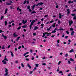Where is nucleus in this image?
Listing matches in <instances>:
<instances>
[{"label": "nucleus", "instance_id": "1", "mask_svg": "<svg viewBox=\"0 0 76 76\" xmlns=\"http://www.w3.org/2000/svg\"><path fill=\"white\" fill-rule=\"evenodd\" d=\"M47 34H51V33H48L47 32H45V33H43V36H42V37L43 38H44V37H45V35H47Z\"/></svg>", "mask_w": 76, "mask_h": 76}, {"label": "nucleus", "instance_id": "2", "mask_svg": "<svg viewBox=\"0 0 76 76\" xmlns=\"http://www.w3.org/2000/svg\"><path fill=\"white\" fill-rule=\"evenodd\" d=\"M44 4L43 2H40L39 3H38L36 5V6H41V5L43 4Z\"/></svg>", "mask_w": 76, "mask_h": 76}, {"label": "nucleus", "instance_id": "3", "mask_svg": "<svg viewBox=\"0 0 76 76\" xmlns=\"http://www.w3.org/2000/svg\"><path fill=\"white\" fill-rule=\"evenodd\" d=\"M57 29V28L56 27L53 31H52L51 32L52 34H53V33H55V32H56Z\"/></svg>", "mask_w": 76, "mask_h": 76}, {"label": "nucleus", "instance_id": "4", "mask_svg": "<svg viewBox=\"0 0 76 76\" xmlns=\"http://www.w3.org/2000/svg\"><path fill=\"white\" fill-rule=\"evenodd\" d=\"M27 22V20H26L25 21L24 20H23L22 21V23H23V24H25Z\"/></svg>", "mask_w": 76, "mask_h": 76}, {"label": "nucleus", "instance_id": "5", "mask_svg": "<svg viewBox=\"0 0 76 76\" xmlns=\"http://www.w3.org/2000/svg\"><path fill=\"white\" fill-rule=\"evenodd\" d=\"M69 26H71V25H72V23H73V21L72 20L69 21Z\"/></svg>", "mask_w": 76, "mask_h": 76}, {"label": "nucleus", "instance_id": "6", "mask_svg": "<svg viewBox=\"0 0 76 76\" xmlns=\"http://www.w3.org/2000/svg\"><path fill=\"white\" fill-rule=\"evenodd\" d=\"M44 26H44V24L43 23H42L41 24V27H40V28H41V29H43Z\"/></svg>", "mask_w": 76, "mask_h": 76}, {"label": "nucleus", "instance_id": "7", "mask_svg": "<svg viewBox=\"0 0 76 76\" xmlns=\"http://www.w3.org/2000/svg\"><path fill=\"white\" fill-rule=\"evenodd\" d=\"M27 66L28 67H29V69H31L32 68V67L30 66V65L28 63L27 64Z\"/></svg>", "mask_w": 76, "mask_h": 76}, {"label": "nucleus", "instance_id": "8", "mask_svg": "<svg viewBox=\"0 0 76 76\" xmlns=\"http://www.w3.org/2000/svg\"><path fill=\"white\" fill-rule=\"evenodd\" d=\"M13 36H14V37H16L18 36V35L16 34V32L13 33Z\"/></svg>", "mask_w": 76, "mask_h": 76}, {"label": "nucleus", "instance_id": "9", "mask_svg": "<svg viewBox=\"0 0 76 76\" xmlns=\"http://www.w3.org/2000/svg\"><path fill=\"white\" fill-rule=\"evenodd\" d=\"M2 36L4 38V39L6 40V39H7V37L4 36V35L3 34H2Z\"/></svg>", "mask_w": 76, "mask_h": 76}, {"label": "nucleus", "instance_id": "10", "mask_svg": "<svg viewBox=\"0 0 76 76\" xmlns=\"http://www.w3.org/2000/svg\"><path fill=\"white\" fill-rule=\"evenodd\" d=\"M7 11H8V9H7V8L5 10V13H4L5 15H6V14L7 13Z\"/></svg>", "mask_w": 76, "mask_h": 76}, {"label": "nucleus", "instance_id": "11", "mask_svg": "<svg viewBox=\"0 0 76 76\" xmlns=\"http://www.w3.org/2000/svg\"><path fill=\"white\" fill-rule=\"evenodd\" d=\"M36 5L35 4L32 7V10H34V9H35V7Z\"/></svg>", "mask_w": 76, "mask_h": 76}, {"label": "nucleus", "instance_id": "12", "mask_svg": "<svg viewBox=\"0 0 76 76\" xmlns=\"http://www.w3.org/2000/svg\"><path fill=\"white\" fill-rule=\"evenodd\" d=\"M17 10L18 11H19L20 12H22V9L19 8V7H18L17 8Z\"/></svg>", "mask_w": 76, "mask_h": 76}, {"label": "nucleus", "instance_id": "13", "mask_svg": "<svg viewBox=\"0 0 76 76\" xmlns=\"http://www.w3.org/2000/svg\"><path fill=\"white\" fill-rule=\"evenodd\" d=\"M35 20H34L32 21L31 22V24L34 25V23H35Z\"/></svg>", "mask_w": 76, "mask_h": 76}, {"label": "nucleus", "instance_id": "14", "mask_svg": "<svg viewBox=\"0 0 76 76\" xmlns=\"http://www.w3.org/2000/svg\"><path fill=\"white\" fill-rule=\"evenodd\" d=\"M10 53H11V55L12 57H14V55H13V53L12 52V51H10Z\"/></svg>", "mask_w": 76, "mask_h": 76}, {"label": "nucleus", "instance_id": "15", "mask_svg": "<svg viewBox=\"0 0 76 76\" xmlns=\"http://www.w3.org/2000/svg\"><path fill=\"white\" fill-rule=\"evenodd\" d=\"M5 60H6V61H8V60H7V58H4V59L2 61V62H4V61Z\"/></svg>", "mask_w": 76, "mask_h": 76}, {"label": "nucleus", "instance_id": "16", "mask_svg": "<svg viewBox=\"0 0 76 76\" xmlns=\"http://www.w3.org/2000/svg\"><path fill=\"white\" fill-rule=\"evenodd\" d=\"M38 29V27L36 26L34 27V30H37V29Z\"/></svg>", "mask_w": 76, "mask_h": 76}, {"label": "nucleus", "instance_id": "17", "mask_svg": "<svg viewBox=\"0 0 76 76\" xmlns=\"http://www.w3.org/2000/svg\"><path fill=\"white\" fill-rule=\"evenodd\" d=\"M27 26V25H25L24 26H22V28H26V27Z\"/></svg>", "mask_w": 76, "mask_h": 76}, {"label": "nucleus", "instance_id": "18", "mask_svg": "<svg viewBox=\"0 0 76 76\" xmlns=\"http://www.w3.org/2000/svg\"><path fill=\"white\" fill-rule=\"evenodd\" d=\"M20 38V37H17V38L16 39V41L17 42H18V41H19V38Z\"/></svg>", "mask_w": 76, "mask_h": 76}, {"label": "nucleus", "instance_id": "19", "mask_svg": "<svg viewBox=\"0 0 76 76\" xmlns=\"http://www.w3.org/2000/svg\"><path fill=\"white\" fill-rule=\"evenodd\" d=\"M6 73L4 75V76H7L9 74V72H6Z\"/></svg>", "mask_w": 76, "mask_h": 76}, {"label": "nucleus", "instance_id": "20", "mask_svg": "<svg viewBox=\"0 0 76 76\" xmlns=\"http://www.w3.org/2000/svg\"><path fill=\"white\" fill-rule=\"evenodd\" d=\"M73 52H74V50L73 49H72L69 51V53H72Z\"/></svg>", "mask_w": 76, "mask_h": 76}, {"label": "nucleus", "instance_id": "21", "mask_svg": "<svg viewBox=\"0 0 76 76\" xmlns=\"http://www.w3.org/2000/svg\"><path fill=\"white\" fill-rule=\"evenodd\" d=\"M71 35L73 36L74 35V31H73L71 32Z\"/></svg>", "mask_w": 76, "mask_h": 76}, {"label": "nucleus", "instance_id": "22", "mask_svg": "<svg viewBox=\"0 0 76 76\" xmlns=\"http://www.w3.org/2000/svg\"><path fill=\"white\" fill-rule=\"evenodd\" d=\"M70 60L71 61H74V60L72 58H70Z\"/></svg>", "mask_w": 76, "mask_h": 76}, {"label": "nucleus", "instance_id": "23", "mask_svg": "<svg viewBox=\"0 0 76 76\" xmlns=\"http://www.w3.org/2000/svg\"><path fill=\"white\" fill-rule=\"evenodd\" d=\"M32 25H33L32 24H31V25H30V29H32Z\"/></svg>", "mask_w": 76, "mask_h": 76}, {"label": "nucleus", "instance_id": "24", "mask_svg": "<svg viewBox=\"0 0 76 76\" xmlns=\"http://www.w3.org/2000/svg\"><path fill=\"white\" fill-rule=\"evenodd\" d=\"M5 73H8V72H8V70L7 69V68H5Z\"/></svg>", "mask_w": 76, "mask_h": 76}, {"label": "nucleus", "instance_id": "25", "mask_svg": "<svg viewBox=\"0 0 76 76\" xmlns=\"http://www.w3.org/2000/svg\"><path fill=\"white\" fill-rule=\"evenodd\" d=\"M51 26H50L49 28H47V31H50L51 29Z\"/></svg>", "mask_w": 76, "mask_h": 76}, {"label": "nucleus", "instance_id": "26", "mask_svg": "<svg viewBox=\"0 0 76 76\" xmlns=\"http://www.w3.org/2000/svg\"><path fill=\"white\" fill-rule=\"evenodd\" d=\"M6 5H11V3H6Z\"/></svg>", "mask_w": 76, "mask_h": 76}, {"label": "nucleus", "instance_id": "27", "mask_svg": "<svg viewBox=\"0 0 76 76\" xmlns=\"http://www.w3.org/2000/svg\"><path fill=\"white\" fill-rule=\"evenodd\" d=\"M35 65H36V67H38V66H39V64H36Z\"/></svg>", "mask_w": 76, "mask_h": 76}, {"label": "nucleus", "instance_id": "28", "mask_svg": "<svg viewBox=\"0 0 76 76\" xmlns=\"http://www.w3.org/2000/svg\"><path fill=\"white\" fill-rule=\"evenodd\" d=\"M7 21H5V26H6V25H7Z\"/></svg>", "mask_w": 76, "mask_h": 76}, {"label": "nucleus", "instance_id": "29", "mask_svg": "<svg viewBox=\"0 0 76 76\" xmlns=\"http://www.w3.org/2000/svg\"><path fill=\"white\" fill-rule=\"evenodd\" d=\"M31 60H34V56H32L31 57Z\"/></svg>", "mask_w": 76, "mask_h": 76}, {"label": "nucleus", "instance_id": "30", "mask_svg": "<svg viewBox=\"0 0 76 76\" xmlns=\"http://www.w3.org/2000/svg\"><path fill=\"white\" fill-rule=\"evenodd\" d=\"M21 65L22 67H24V65H23V63H21Z\"/></svg>", "mask_w": 76, "mask_h": 76}, {"label": "nucleus", "instance_id": "31", "mask_svg": "<svg viewBox=\"0 0 76 76\" xmlns=\"http://www.w3.org/2000/svg\"><path fill=\"white\" fill-rule=\"evenodd\" d=\"M27 2V1H25L23 3V4H25Z\"/></svg>", "mask_w": 76, "mask_h": 76}, {"label": "nucleus", "instance_id": "32", "mask_svg": "<svg viewBox=\"0 0 76 76\" xmlns=\"http://www.w3.org/2000/svg\"><path fill=\"white\" fill-rule=\"evenodd\" d=\"M33 35H34V36H35L36 35H37V34L34 33L33 34Z\"/></svg>", "mask_w": 76, "mask_h": 76}, {"label": "nucleus", "instance_id": "33", "mask_svg": "<svg viewBox=\"0 0 76 76\" xmlns=\"http://www.w3.org/2000/svg\"><path fill=\"white\" fill-rule=\"evenodd\" d=\"M36 13V12L35 11H33L31 13V14H32V13Z\"/></svg>", "mask_w": 76, "mask_h": 76}, {"label": "nucleus", "instance_id": "34", "mask_svg": "<svg viewBox=\"0 0 76 76\" xmlns=\"http://www.w3.org/2000/svg\"><path fill=\"white\" fill-rule=\"evenodd\" d=\"M59 30L60 31H63L64 30V29H63L62 28H60L59 29Z\"/></svg>", "mask_w": 76, "mask_h": 76}, {"label": "nucleus", "instance_id": "35", "mask_svg": "<svg viewBox=\"0 0 76 76\" xmlns=\"http://www.w3.org/2000/svg\"><path fill=\"white\" fill-rule=\"evenodd\" d=\"M68 64H70V63H71V62H70V61H68Z\"/></svg>", "mask_w": 76, "mask_h": 76}, {"label": "nucleus", "instance_id": "36", "mask_svg": "<svg viewBox=\"0 0 76 76\" xmlns=\"http://www.w3.org/2000/svg\"><path fill=\"white\" fill-rule=\"evenodd\" d=\"M70 31H73V28H70Z\"/></svg>", "mask_w": 76, "mask_h": 76}, {"label": "nucleus", "instance_id": "37", "mask_svg": "<svg viewBox=\"0 0 76 76\" xmlns=\"http://www.w3.org/2000/svg\"><path fill=\"white\" fill-rule=\"evenodd\" d=\"M4 47L5 46L4 45L2 46V50L4 49Z\"/></svg>", "mask_w": 76, "mask_h": 76}, {"label": "nucleus", "instance_id": "38", "mask_svg": "<svg viewBox=\"0 0 76 76\" xmlns=\"http://www.w3.org/2000/svg\"><path fill=\"white\" fill-rule=\"evenodd\" d=\"M4 64H6V62L4 61L3 62Z\"/></svg>", "mask_w": 76, "mask_h": 76}, {"label": "nucleus", "instance_id": "39", "mask_svg": "<svg viewBox=\"0 0 76 76\" xmlns=\"http://www.w3.org/2000/svg\"><path fill=\"white\" fill-rule=\"evenodd\" d=\"M68 3H73V1H69L68 2Z\"/></svg>", "mask_w": 76, "mask_h": 76}, {"label": "nucleus", "instance_id": "40", "mask_svg": "<svg viewBox=\"0 0 76 76\" xmlns=\"http://www.w3.org/2000/svg\"><path fill=\"white\" fill-rule=\"evenodd\" d=\"M21 28V27L19 26L18 28H17L18 30H19V29H20Z\"/></svg>", "mask_w": 76, "mask_h": 76}, {"label": "nucleus", "instance_id": "41", "mask_svg": "<svg viewBox=\"0 0 76 76\" xmlns=\"http://www.w3.org/2000/svg\"><path fill=\"white\" fill-rule=\"evenodd\" d=\"M61 61H59L58 63V65H60V63H61Z\"/></svg>", "mask_w": 76, "mask_h": 76}, {"label": "nucleus", "instance_id": "42", "mask_svg": "<svg viewBox=\"0 0 76 76\" xmlns=\"http://www.w3.org/2000/svg\"><path fill=\"white\" fill-rule=\"evenodd\" d=\"M27 8L28 9H30V6H28V7H27Z\"/></svg>", "mask_w": 76, "mask_h": 76}, {"label": "nucleus", "instance_id": "43", "mask_svg": "<svg viewBox=\"0 0 76 76\" xmlns=\"http://www.w3.org/2000/svg\"><path fill=\"white\" fill-rule=\"evenodd\" d=\"M42 65H43V66H46V64L43 63V64H42Z\"/></svg>", "mask_w": 76, "mask_h": 76}, {"label": "nucleus", "instance_id": "44", "mask_svg": "<svg viewBox=\"0 0 76 76\" xmlns=\"http://www.w3.org/2000/svg\"><path fill=\"white\" fill-rule=\"evenodd\" d=\"M72 16H75V14H71Z\"/></svg>", "mask_w": 76, "mask_h": 76}, {"label": "nucleus", "instance_id": "45", "mask_svg": "<svg viewBox=\"0 0 76 76\" xmlns=\"http://www.w3.org/2000/svg\"><path fill=\"white\" fill-rule=\"evenodd\" d=\"M66 33L67 34H69V31H66Z\"/></svg>", "mask_w": 76, "mask_h": 76}, {"label": "nucleus", "instance_id": "46", "mask_svg": "<svg viewBox=\"0 0 76 76\" xmlns=\"http://www.w3.org/2000/svg\"><path fill=\"white\" fill-rule=\"evenodd\" d=\"M15 63H16V64H18V61L17 60L15 61Z\"/></svg>", "mask_w": 76, "mask_h": 76}, {"label": "nucleus", "instance_id": "47", "mask_svg": "<svg viewBox=\"0 0 76 76\" xmlns=\"http://www.w3.org/2000/svg\"><path fill=\"white\" fill-rule=\"evenodd\" d=\"M4 18V16H1V20H2V19H3V18Z\"/></svg>", "mask_w": 76, "mask_h": 76}, {"label": "nucleus", "instance_id": "48", "mask_svg": "<svg viewBox=\"0 0 76 76\" xmlns=\"http://www.w3.org/2000/svg\"><path fill=\"white\" fill-rule=\"evenodd\" d=\"M21 48H22V47H21V46H19L18 48V49H20Z\"/></svg>", "mask_w": 76, "mask_h": 76}, {"label": "nucleus", "instance_id": "49", "mask_svg": "<svg viewBox=\"0 0 76 76\" xmlns=\"http://www.w3.org/2000/svg\"><path fill=\"white\" fill-rule=\"evenodd\" d=\"M54 22V20H51L50 22V23H53Z\"/></svg>", "mask_w": 76, "mask_h": 76}, {"label": "nucleus", "instance_id": "50", "mask_svg": "<svg viewBox=\"0 0 76 76\" xmlns=\"http://www.w3.org/2000/svg\"><path fill=\"white\" fill-rule=\"evenodd\" d=\"M63 73V72H62V71H59V73Z\"/></svg>", "mask_w": 76, "mask_h": 76}, {"label": "nucleus", "instance_id": "51", "mask_svg": "<svg viewBox=\"0 0 76 76\" xmlns=\"http://www.w3.org/2000/svg\"><path fill=\"white\" fill-rule=\"evenodd\" d=\"M65 56L66 57H67V56H68V54L66 53L65 54Z\"/></svg>", "mask_w": 76, "mask_h": 76}, {"label": "nucleus", "instance_id": "52", "mask_svg": "<svg viewBox=\"0 0 76 76\" xmlns=\"http://www.w3.org/2000/svg\"><path fill=\"white\" fill-rule=\"evenodd\" d=\"M61 16H62V15H59V19H61Z\"/></svg>", "mask_w": 76, "mask_h": 76}, {"label": "nucleus", "instance_id": "53", "mask_svg": "<svg viewBox=\"0 0 76 76\" xmlns=\"http://www.w3.org/2000/svg\"><path fill=\"white\" fill-rule=\"evenodd\" d=\"M59 70H60V69H59V67H58V69H57L56 71L58 72Z\"/></svg>", "mask_w": 76, "mask_h": 76}, {"label": "nucleus", "instance_id": "54", "mask_svg": "<svg viewBox=\"0 0 76 76\" xmlns=\"http://www.w3.org/2000/svg\"><path fill=\"white\" fill-rule=\"evenodd\" d=\"M73 19H76V16H75L73 18Z\"/></svg>", "mask_w": 76, "mask_h": 76}, {"label": "nucleus", "instance_id": "55", "mask_svg": "<svg viewBox=\"0 0 76 76\" xmlns=\"http://www.w3.org/2000/svg\"><path fill=\"white\" fill-rule=\"evenodd\" d=\"M57 42H58V43H60V40H58L57 41Z\"/></svg>", "mask_w": 76, "mask_h": 76}, {"label": "nucleus", "instance_id": "56", "mask_svg": "<svg viewBox=\"0 0 76 76\" xmlns=\"http://www.w3.org/2000/svg\"><path fill=\"white\" fill-rule=\"evenodd\" d=\"M71 73H69L68 75V76H71Z\"/></svg>", "mask_w": 76, "mask_h": 76}, {"label": "nucleus", "instance_id": "57", "mask_svg": "<svg viewBox=\"0 0 76 76\" xmlns=\"http://www.w3.org/2000/svg\"><path fill=\"white\" fill-rule=\"evenodd\" d=\"M58 5H57L56 6V9H58Z\"/></svg>", "mask_w": 76, "mask_h": 76}, {"label": "nucleus", "instance_id": "58", "mask_svg": "<svg viewBox=\"0 0 76 76\" xmlns=\"http://www.w3.org/2000/svg\"><path fill=\"white\" fill-rule=\"evenodd\" d=\"M39 10H42V7L40 8Z\"/></svg>", "mask_w": 76, "mask_h": 76}, {"label": "nucleus", "instance_id": "59", "mask_svg": "<svg viewBox=\"0 0 76 76\" xmlns=\"http://www.w3.org/2000/svg\"><path fill=\"white\" fill-rule=\"evenodd\" d=\"M48 16V15H46L44 16V18H46V17H47Z\"/></svg>", "mask_w": 76, "mask_h": 76}, {"label": "nucleus", "instance_id": "60", "mask_svg": "<svg viewBox=\"0 0 76 76\" xmlns=\"http://www.w3.org/2000/svg\"><path fill=\"white\" fill-rule=\"evenodd\" d=\"M66 10H67V12H69V10H70V9H67Z\"/></svg>", "mask_w": 76, "mask_h": 76}, {"label": "nucleus", "instance_id": "61", "mask_svg": "<svg viewBox=\"0 0 76 76\" xmlns=\"http://www.w3.org/2000/svg\"><path fill=\"white\" fill-rule=\"evenodd\" d=\"M33 72L32 71H31L30 72H29V74H32V73Z\"/></svg>", "mask_w": 76, "mask_h": 76}, {"label": "nucleus", "instance_id": "62", "mask_svg": "<svg viewBox=\"0 0 76 76\" xmlns=\"http://www.w3.org/2000/svg\"><path fill=\"white\" fill-rule=\"evenodd\" d=\"M26 60L27 61H29V59L28 58H26Z\"/></svg>", "mask_w": 76, "mask_h": 76}, {"label": "nucleus", "instance_id": "63", "mask_svg": "<svg viewBox=\"0 0 76 76\" xmlns=\"http://www.w3.org/2000/svg\"><path fill=\"white\" fill-rule=\"evenodd\" d=\"M29 57V55H27L25 56V57L26 58H27V57Z\"/></svg>", "mask_w": 76, "mask_h": 76}, {"label": "nucleus", "instance_id": "64", "mask_svg": "<svg viewBox=\"0 0 76 76\" xmlns=\"http://www.w3.org/2000/svg\"><path fill=\"white\" fill-rule=\"evenodd\" d=\"M68 37V36H66L65 37V39H67V37Z\"/></svg>", "mask_w": 76, "mask_h": 76}]
</instances>
